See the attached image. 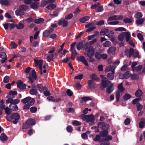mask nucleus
<instances>
[{"label": "nucleus", "mask_w": 145, "mask_h": 145, "mask_svg": "<svg viewBox=\"0 0 145 145\" xmlns=\"http://www.w3.org/2000/svg\"><path fill=\"white\" fill-rule=\"evenodd\" d=\"M20 102V101L18 99H13V101H12L11 104L12 105H16L17 104L19 103Z\"/></svg>", "instance_id": "obj_50"}, {"label": "nucleus", "mask_w": 145, "mask_h": 145, "mask_svg": "<svg viewBox=\"0 0 145 145\" xmlns=\"http://www.w3.org/2000/svg\"><path fill=\"white\" fill-rule=\"evenodd\" d=\"M73 16V14L72 13H70L65 16V19L66 20H70L72 18Z\"/></svg>", "instance_id": "obj_54"}, {"label": "nucleus", "mask_w": 145, "mask_h": 145, "mask_svg": "<svg viewBox=\"0 0 145 145\" xmlns=\"http://www.w3.org/2000/svg\"><path fill=\"white\" fill-rule=\"evenodd\" d=\"M94 119L95 118L93 115L91 114L90 115H88L86 121L88 123L90 122H94Z\"/></svg>", "instance_id": "obj_10"}, {"label": "nucleus", "mask_w": 145, "mask_h": 145, "mask_svg": "<svg viewBox=\"0 0 145 145\" xmlns=\"http://www.w3.org/2000/svg\"><path fill=\"white\" fill-rule=\"evenodd\" d=\"M118 89L121 92H123L125 88L123 86V83H121L120 84H118Z\"/></svg>", "instance_id": "obj_28"}, {"label": "nucleus", "mask_w": 145, "mask_h": 145, "mask_svg": "<svg viewBox=\"0 0 145 145\" xmlns=\"http://www.w3.org/2000/svg\"><path fill=\"white\" fill-rule=\"evenodd\" d=\"M0 3L2 5L5 6L10 5L8 1L7 0H0Z\"/></svg>", "instance_id": "obj_33"}, {"label": "nucleus", "mask_w": 145, "mask_h": 145, "mask_svg": "<svg viewBox=\"0 0 145 145\" xmlns=\"http://www.w3.org/2000/svg\"><path fill=\"white\" fill-rule=\"evenodd\" d=\"M22 127V129H27L30 127V126L26 122L25 123H23Z\"/></svg>", "instance_id": "obj_63"}, {"label": "nucleus", "mask_w": 145, "mask_h": 145, "mask_svg": "<svg viewBox=\"0 0 145 145\" xmlns=\"http://www.w3.org/2000/svg\"><path fill=\"white\" fill-rule=\"evenodd\" d=\"M90 18L88 16H86L80 18L79 21L82 23H84L89 19Z\"/></svg>", "instance_id": "obj_19"}, {"label": "nucleus", "mask_w": 145, "mask_h": 145, "mask_svg": "<svg viewBox=\"0 0 145 145\" xmlns=\"http://www.w3.org/2000/svg\"><path fill=\"white\" fill-rule=\"evenodd\" d=\"M15 14L17 16H22L24 14L25 12L19 7L18 9L16 10Z\"/></svg>", "instance_id": "obj_14"}, {"label": "nucleus", "mask_w": 145, "mask_h": 145, "mask_svg": "<svg viewBox=\"0 0 145 145\" xmlns=\"http://www.w3.org/2000/svg\"><path fill=\"white\" fill-rule=\"evenodd\" d=\"M11 47L12 49L16 48L17 47V44L14 42H12L10 44Z\"/></svg>", "instance_id": "obj_49"}, {"label": "nucleus", "mask_w": 145, "mask_h": 145, "mask_svg": "<svg viewBox=\"0 0 145 145\" xmlns=\"http://www.w3.org/2000/svg\"><path fill=\"white\" fill-rule=\"evenodd\" d=\"M68 24V21L65 19L61 20H59L57 22V24L58 25H62L63 27L67 26Z\"/></svg>", "instance_id": "obj_6"}, {"label": "nucleus", "mask_w": 145, "mask_h": 145, "mask_svg": "<svg viewBox=\"0 0 145 145\" xmlns=\"http://www.w3.org/2000/svg\"><path fill=\"white\" fill-rule=\"evenodd\" d=\"M44 21L43 18H40L38 19H36L35 20V23L37 24H40L42 23Z\"/></svg>", "instance_id": "obj_31"}, {"label": "nucleus", "mask_w": 145, "mask_h": 145, "mask_svg": "<svg viewBox=\"0 0 145 145\" xmlns=\"http://www.w3.org/2000/svg\"><path fill=\"white\" fill-rule=\"evenodd\" d=\"M94 50L92 46L89 47L87 50V56L88 57H93L94 54Z\"/></svg>", "instance_id": "obj_4"}, {"label": "nucleus", "mask_w": 145, "mask_h": 145, "mask_svg": "<svg viewBox=\"0 0 145 145\" xmlns=\"http://www.w3.org/2000/svg\"><path fill=\"white\" fill-rule=\"evenodd\" d=\"M137 111H140L143 108V106L139 103H138L137 104Z\"/></svg>", "instance_id": "obj_51"}, {"label": "nucleus", "mask_w": 145, "mask_h": 145, "mask_svg": "<svg viewBox=\"0 0 145 145\" xmlns=\"http://www.w3.org/2000/svg\"><path fill=\"white\" fill-rule=\"evenodd\" d=\"M111 82L107 80H104L103 79L101 80V85L103 88H106L108 84H111Z\"/></svg>", "instance_id": "obj_9"}, {"label": "nucleus", "mask_w": 145, "mask_h": 145, "mask_svg": "<svg viewBox=\"0 0 145 145\" xmlns=\"http://www.w3.org/2000/svg\"><path fill=\"white\" fill-rule=\"evenodd\" d=\"M112 139V137L110 135L106 136L105 138H103V142L104 141H108V140H111Z\"/></svg>", "instance_id": "obj_58"}, {"label": "nucleus", "mask_w": 145, "mask_h": 145, "mask_svg": "<svg viewBox=\"0 0 145 145\" xmlns=\"http://www.w3.org/2000/svg\"><path fill=\"white\" fill-rule=\"evenodd\" d=\"M11 110H12L10 109V108H8V107H6L5 110L6 114L7 115L10 114L12 113Z\"/></svg>", "instance_id": "obj_45"}, {"label": "nucleus", "mask_w": 145, "mask_h": 145, "mask_svg": "<svg viewBox=\"0 0 145 145\" xmlns=\"http://www.w3.org/2000/svg\"><path fill=\"white\" fill-rule=\"evenodd\" d=\"M114 89V87L113 84L111 83L110 85L107 87L106 90V93L110 94L113 91Z\"/></svg>", "instance_id": "obj_8"}, {"label": "nucleus", "mask_w": 145, "mask_h": 145, "mask_svg": "<svg viewBox=\"0 0 145 145\" xmlns=\"http://www.w3.org/2000/svg\"><path fill=\"white\" fill-rule=\"evenodd\" d=\"M83 43L81 41L79 42L76 45L77 49L78 50L83 49Z\"/></svg>", "instance_id": "obj_27"}, {"label": "nucleus", "mask_w": 145, "mask_h": 145, "mask_svg": "<svg viewBox=\"0 0 145 145\" xmlns=\"http://www.w3.org/2000/svg\"><path fill=\"white\" fill-rule=\"evenodd\" d=\"M142 94L143 92L140 89H139L135 92V95L136 97H138L142 96Z\"/></svg>", "instance_id": "obj_22"}, {"label": "nucleus", "mask_w": 145, "mask_h": 145, "mask_svg": "<svg viewBox=\"0 0 145 145\" xmlns=\"http://www.w3.org/2000/svg\"><path fill=\"white\" fill-rule=\"evenodd\" d=\"M17 94V92L16 91L11 90L9 91L8 95H9L10 96H12V98H14L15 97V95H16Z\"/></svg>", "instance_id": "obj_25"}, {"label": "nucleus", "mask_w": 145, "mask_h": 145, "mask_svg": "<svg viewBox=\"0 0 145 145\" xmlns=\"http://www.w3.org/2000/svg\"><path fill=\"white\" fill-rule=\"evenodd\" d=\"M125 79H127L129 78L131 76V74L129 73V71H126L125 74H124Z\"/></svg>", "instance_id": "obj_61"}, {"label": "nucleus", "mask_w": 145, "mask_h": 145, "mask_svg": "<svg viewBox=\"0 0 145 145\" xmlns=\"http://www.w3.org/2000/svg\"><path fill=\"white\" fill-rule=\"evenodd\" d=\"M32 77L34 80H36L37 78V76L36 72L34 70H33L31 72Z\"/></svg>", "instance_id": "obj_52"}, {"label": "nucleus", "mask_w": 145, "mask_h": 145, "mask_svg": "<svg viewBox=\"0 0 145 145\" xmlns=\"http://www.w3.org/2000/svg\"><path fill=\"white\" fill-rule=\"evenodd\" d=\"M144 21V18H142L137 20L136 21V23L139 25H142Z\"/></svg>", "instance_id": "obj_23"}, {"label": "nucleus", "mask_w": 145, "mask_h": 145, "mask_svg": "<svg viewBox=\"0 0 145 145\" xmlns=\"http://www.w3.org/2000/svg\"><path fill=\"white\" fill-rule=\"evenodd\" d=\"M72 124L73 125L75 126L80 125L81 124V123L79 121L77 120H74L72 122Z\"/></svg>", "instance_id": "obj_53"}, {"label": "nucleus", "mask_w": 145, "mask_h": 145, "mask_svg": "<svg viewBox=\"0 0 145 145\" xmlns=\"http://www.w3.org/2000/svg\"><path fill=\"white\" fill-rule=\"evenodd\" d=\"M0 139L2 141L5 142L7 140L8 137L5 133H2L0 137Z\"/></svg>", "instance_id": "obj_16"}, {"label": "nucleus", "mask_w": 145, "mask_h": 145, "mask_svg": "<svg viewBox=\"0 0 145 145\" xmlns=\"http://www.w3.org/2000/svg\"><path fill=\"white\" fill-rule=\"evenodd\" d=\"M112 67L111 66H109L107 67L105 70V71L106 72H108L110 71H111L112 73H108L107 74V78L110 80H113L114 78V74L115 73L114 69L112 70Z\"/></svg>", "instance_id": "obj_2"}, {"label": "nucleus", "mask_w": 145, "mask_h": 145, "mask_svg": "<svg viewBox=\"0 0 145 145\" xmlns=\"http://www.w3.org/2000/svg\"><path fill=\"white\" fill-rule=\"evenodd\" d=\"M90 78L92 80V81L99 80L100 79L99 77H96V76L95 74H93L91 76Z\"/></svg>", "instance_id": "obj_36"}, {"label": "nucleus", "mask_w": 145, "mask_h": 145, "mask_svg": "<svg viewBox=\"0 0 145 145\" xmlns=\"http://www.w3.org/2000/svg\"><path fill=\"white\" fill-rule=\"evenodd\" d=\"M115 30L118 31H126V29L123 27H119L116 28Z\"/></svg>", "instance_id": "obj_48"}, {"label": "nucleus", "mask_w": 145, "mask_h": 145, "mask_svg": "<svg viewBox=\"0 0 145 145\" xmlns=\"http://www.w3.org/2000/svg\"><path fill=\"white\" fill-rule=\"evenodd\" d=\"M118 16H117L114 15L112 16H110L108 17L107 19V21H111L112 20H117L116 17Z\"/></svg>", "instance_id": "obj_46"}, {"label": "nucleus", "mask_w": 145, "mask_h": 145, "mask_svg": "<svg viewBox=\"0 0 145 145\" xmlns=\"http://www.w3.org/2000/svg\"><path fill=\"white\" fill-rule=\"evenodd\" d=\"M83 76H84L82 74H80L75 76L74 78V79L75 80H81L83 78Z\"/></svg>", "instance_id": "obj_62"}, {"label": "nucleus", "mask_w": 145, "mask_h": 145, "mask_svg": "<svg viewBox=\"0 0 145 145\" xmlns=\"http://www.w3.org/2000/svg\"><path fill=\"white\" fill-rule=\"evenodd\" d=\"M30 5L31 7L33 9H36L38 8V5L39 3L38 2H34L31 3Z\"/></svg>", "instance_id": "obj_20"}, {"label": "nucleus", "mask_w": 145, "mask_h": 145, "mask_svg": "<svg viewBox=\"0 0 145 145\" xmlns=\"http://www.w3.org/2000/svg\"><path fill=\"white\" fill-rule=\"evenodd\" d=\"M89 45V43L88 42H86L84 43V45H83V50H86L88 48V47Z\"/></svg>", "instance_id": "obj_60"}, {"label": "nucleus", "mask_w": 145, "mask_h": 145, "mask_svg": "<svg viewBox=\"0 0 145 145\" xmlns=\"http://www.w3.org/2000/svg\"><path fill=\"white\" fill-rule=\"evenodd\" d=\"M133 56L134 57H139V53L138 51L136 49H135L134 51Z\"/></svg>", "instance_id": "obj_38"}, {"label": "nucleus", "mask_w": 145, "mask_h": 145, "mask_svg": "<svg viewBox=\"0 0 145 145\" xmlns=\"http://www.w3.org/2000/svg\"><path fill=\"white\" fill-rule=\"evenodd\" d=\"M143 15L142 13L140 12H137L136 13L134 16V17L136 19H140L142 18Z\"/></svg>", "instance_id": "obj_24"}, {"label": "nucleus", "mask_w": 145, "mask_h": 145, "mask_svg": "<svg viewBox=\"0 0 145 145\" xmlns=\"http://www.w3.org/2000/svg\"><path fill=\"white\" fill-rule=\"evenodd\" d=\"M27 123L30 125H34L36 123L35 120L32 119H29L26 121Z\"/></svg>", "instance_id": "obj_15"}, {"label": "nucleus", "mask_w": 145, "mask_h": 145, "mask_svg": "<svg viewBox=\"0 0 145 145\" xmlns=\"http://www.w3.org/2000/svg\"><path fill=\"white\" fill-rule=\"evenodd\" d=\"M56 5L52 3L47 6L46 7V8L48 10H51L56 8Z\"/></svg>", "instance_id": "obj_34"}, {"label": "nucleus", "mask_w": 145, "mask_h": 145, "mask_svg": "<svg viewBox=\"0 0 145 145\" xmlns=\"http://www.w3.org/2000/svg\"><path fill=\"white\" fill-rule=\"evenodd\" d=\"M9 108H10L11 110L13 111H17L18 109V108L17 105H13L10 104L9 106Z\"/></svg>", "instance_id": "obj_21"}, {"label": "nucleus", "mask_w": 145, "mask_h": 145, "mask_svg": "<svg viewBox=\"0 0 145 145\" xmlns=\"http://www.w3.org/2000/svg\"><path fill=\"white\" fill-rule=\"evenodd\" d=\"M19 8L23 11H24L27 10L28 9L29 7L26 5H20Z\"/></svg>", "instance_id": "obj_30"}, {"label": "nucleus", "mask_w": 145, "mask_h": 145, "mask_svg": "<svg viewBox=\"0 0 145 145\" xmlns=\"http://www.w3.org/2000/svg\"><path fill=\"white\" fill-rule=\"evenodd\" d=\"M139 78L138 75L137 74H131V78L132 80H135Z\"/></svg>", "instance_id": "obj_37"}, {"label": "nucleus", "mask_w": 145, "mask_h": 145, "mask_svg": "<svg viewBox=\"0 0 145 145\" xmlns=\"http://www.w3.org/2000/svg\"><path fill=\"white\" fill-rule=\"evenodd\" d=\"M99 127H101L102 129L104 131H108L109 125L107 123H105L104 122H101L98 123Z\"/></svg>", "instance_id": "obj_3"}, {"label": "nucleus", "mask_w": 145, "mask_h": 145, "mask_svg": "<svg viewBox=\"0 0 145 145\" xmlns=\"http://www.w3.org/2000/svg\"><path fill=\"white\" fill-rule=\"evenodd\" d=\"M101 137L99 135H97L93 139V140L95 142L98 141L99 142H103V138H101Z\"/></svg>", "instance_id": "obj_13"}, {"label": "nucleus", "mask_w": 145, "mask_h": 145, "mask_svg": "<svg viewBox=\"0 0 145 145\" xmlns=\"http://www.w3.org/2000/svg\"><path fill=\"white\" fill-rule=\"evenodd\" d=\"M125 37V39L127 42H128L130 40L131 35L129 32H124L122 33Z\"/></svg>", "instance_id": "obj_11"}, {"label": "nucleus", "mask_w": 145, "mask_h": 145, "mask_svg": "<svg viewBox=\"0 0 145 145\" xmlns=\"http://www.w3.org/2000/svg\"><path fill=\"white\" fill-rule=\"evenodd\" d=\"M111 44L109 41H107L103 44V46L104 47H108L110 46Z\"/></svg>", "instance_id": "obj_42"}, {"label": "nucleus", "mask_w": 145, "mask_h": 145, "mask_svg": "<svg viewBox=\"0 0 145 145\" xmlns=\"http://www.w3.org/2000/svg\"><path fill=\"white\" fill-rule=\"evenodd\" d=\"M77 59L78 61L82 62L85 65L88 66L89 65L87 61L84 56H78L77 57Z\"/></svg>", "instance_id": "obj_7"}, {"label": "nucleus", "mask_w": 145, "mask_h": 145, "mask_svg": "<svg viewBox=\"0 0 145 145\" xmlns=\"http://www.w3.org/2000/svg\"><path fill=\"white\" fill-rule=\"evenodd\" d=\"M31 97L29 96L22 99L21 101L23 103L26 104L28 103Z\"/></svg>", "instance_id": "obj_29"}, {"label": "nucleus", "mask_w": 145, "mask_h": 145, "mask_svg": "<svg viewBox=\"0 0 145 145\" xmlns=\"http://www.w3.org/2000/svg\"><path fill=\"white\" fill-rule=\"evenodd\" d=\"M131 97L130 94L125 93L123 96V98L125 101H126L130 99Z\"/></svg>", "instance_id": "obj_32"}, {"label": "nucleus", "mask_w": 145, "mask_h": 145, "mask_svg": "<svg viewBox=\"0 0 145 145\" xmlns=\"http://www.w3.org/2000/svg\"><path fill=\"white\" fill-rule=\"evenodd\" d=\"M95 57L97 59H100L101 58V54L99 52H96L94 55Z\"/></svg>", "instance_id": "obj_39"}, {"label": "nucleus", "mask_w": 145, "mask_h": 145, "mask_svg": "<svg viewBox=\"0 0 145 145\" xmlns=\"http://www.w3.org/2000/svg\"><path fill=\"white\" fill-rule=\"evenodd\" d=\"M66 93L69 96L71 97L73 95V93L70 89H68L67 90Z\"/></svg>", "instance_id": "obj_57"}, {"label": "nucleus", "mask_w": 145, "mask_h": 145, "mask_svg": "<svg viewBox=\"0 0 145 145\" xmlns=\"http://www.w3.org/2000/svg\"><path fill=\"white\" fill-rule=\"evenodd\" d=\"M133 21V18L131 17L130 18H124L123 21L126 23H131Z\"/></svg>", "instance_id": "obj_26"}, {"label": "nucleus", "mask_w": 145, "mask_h": 145, "mask_svg": "<svg viewBox=\"0 0 145 145\" xmlns=\"http://www.w3.org/2000/svg\"><path fill=\"white\" fill-rule=\"evenodd\" d=\"M134 50L132 48H130L128 51L129 52V57H130L133 54L134 52Z\"/></svg>", "instance_id": "obj_44"}, {"label": "nucleus", "mask_w": 145, "mask_h": 145, "mask_svg": "<svg viewBox=\"0 0 145 145\" xmlns=\"http://www.w3.org/2000/svg\"><path fill=\"white\" fill-rule=\"evenodd\" d=\"M29 93L31 95H36L37 93V91L36 90L32 89L30 90Z\"/></svg>", "instance_id": "obj_47"}, {"label": "nucleus", "mask_w": 145, "mask_h": 145, "mask_svg": "<svg viewBox=\"0 0 145 145\" xmlns=\"http://www.w3.org/2000/svg\"><path fill=\"white\" fill-rule=\"evenodd\" d=\"M88 84L89 87L90 89H94L95 88V87L94 84V82L91 80H89L88 82Z\"/></svg>", "instance_id": "obj_18"}, {"label": "nucleus", "mask_w": 145, "mask_h": 145, "mask_svg": "<svg viewBox=\"0 0 145 145\" xmlns=\"http://www.w3.org/2000/svg\"><path fill=\"white\" fill-rule=\"evenodd\" d=\"M17 87L21 89H26L27 84H24L21 80H19L16 83Z\"/></svg>", "instance_id": "obj_5"}, {"label": "nucleus", "mask_w": 145, "mask_h": 145, "mask_svg": "<svg viewBox=\"0 0 145 145\" xmlns=\"http://www.w3.org/2000/svg\"><path fill=\"white\" fill-rule=\"evenodd\" d=\"M16 27L18 29H21L24 27V25L21 23H19L18 24H16Z\"/></svg>", "instance_id": "obj_43"}, {"label": "nucleus", "mask_w": 145, "mask_h": 145, "mask_svg": "<svg viewBox=\"0 0 145 145\" xmlns=\"http://www.w3.org/2000/svg\"><path fill=\"white\" fill-rule=\"evenodd\" d=\"M54 55L53 54H52L51 55H49L48 56L46 59L47 60L48 62H50L51 61H52L53 59V57L54 56Z\"/></svg>", "instance_id": "obj_41"}, {"label": "nucleus", "mask_w": 145, "mask_h": 145, "mask_svg": "<svg viewBox=\"0 0 145 145\" xmlns=\"http://www.w3.org/2000/svg\"><path fill=\"white\" fill-rule=\"evenodd\" d=\"M6 117L7 120L10 122L11 121L12 119H14L12 121L13 123L14 124H16L18 122L20 116L18 114L14 113L12 114L10 117L7 115Z\"/></svg>", "instance_id": "obj_1"}, {"label": "nucleus", "mask_w": 145, "mask_h": 145, "mask_svg": "<svg viewBox=\"0 0 145 145\" xmlns=\"http://www.w3.org/2000/svg\"><path fill=\"white\" fill-rule=\"evenodd\" d=\"M116 101L117 102H118L120 97V93L118 91H117L116 92Z\"/></svg>", "instance_id": "obj_55"}, {"label": "nucleus", "mask_w": 145, "mask_h": 145, "mask_svg": "<svg viewBox=\"0 0 145 145\" xmlns=\"http://www.w3.org/2000/svg\"><path fill=\"white\" fill-rule=\"evenodd\" d=\"M99 134L102 138H105L108 134V131H101L100 132Z\"/></svg>", "instance_id": "obj_12"}, {"label": "nucleus", "mask_w": 145, "mask_h": 145, "mask_svg": "<svg viewBox=\"0 0 145 145\" xmlns=\"http://www.w3.org/2000/svg\"><path fill=\"white\" fill-rule=\"evenodd\" d=\"M37 108L35 106H32L30 108V112L32 113H35L37 111Z\"/></svg>", "instance_id": "obj_56"}, {"label": "nucleus", "mask_w": 145, "mask_h": 145, "mask_svg": "<svg viewBox=\"0 0 145 145\" xmlns=\"http://www.w3.org/2000/svg\"><path fill=\"white\" fill-rule=\"evenodd\" d=\"M120 63V61L119 60H117L114 61L113 63L112 67L114 68V69Z\"/></svg>", "instance_id": "obj_59"}, {"label": "nucleus", "mask_w": 145, "mask_h": 145, "mask_svg": "<svg viewBox=\"0 0 145 145\" xmlns=\"http://www.w3.org/2000/svg\"><path fill=\"white\" fill-rule=\"evenodd\" d=\"M50 33L47 30H46L44 31L43 33V36L44 37H48L49 36Z\"/></svg>", "instance_id": "obj_40"}, {"label": "nucleus", "mask_w": 145, "mask_h": 145, "mask_svg": "<svg viewBox=\"0 0 145 145\" xmlns=\"http://www.w3.org/2000/svg\"><path fill=\"white\" fill-rule=\"evenodd\" d=\"M116 50V48L115 47H111L109 48L106 51L109 54L114 53Z\"/></svg>", "instance_id": "obj_17"}, {"label": "nucleus", "mask_w": 145, "mask_h": 145, "mask_svg": "<svg viewBox=\"0 0 145 145\" xmlns=\"http://www.w3.org/2000/svg\"><path fill=\"white\" fill-rule=\"evenodd\" d=\"M0 57L2 59H5L6 58H7L6 53L4 52L0 53Z\"/></svg>", "instance_id": "obj_64"}, {"label": "nucleus", "mask_w": 145, "mask_h": 145, "mask_svg": "<svg viewBox=\"0 0 145 145\" xmlns=\"http://www.w3.org/2000/svg\"><path fill=\"white\" fill-rule=\"evenodd\" d=\"M109 30L107 29H103L101 30L100 34L102 36L104 35L105 33L108 32Z\"/></svg>", "instance_id": "obj_35"}]
</instances>
